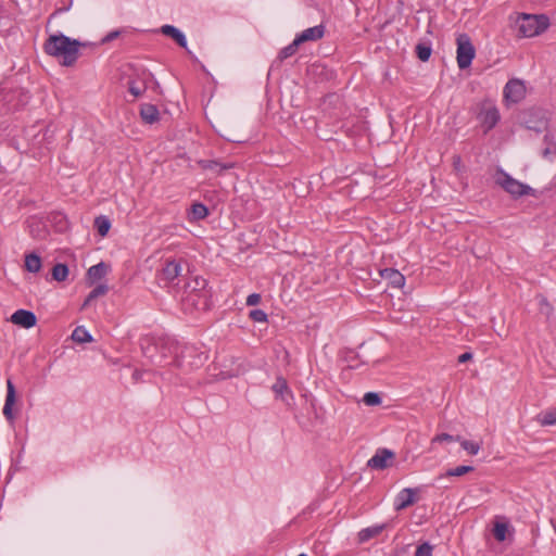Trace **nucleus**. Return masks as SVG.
<instances>
[{"label":"nucleus","mask_w":556,"mask_h":556,"mask_svg":"<svg viewBox=\"0 0 556 556\" xmlns=\"http://www.w3.org/2000/svg\"><path fill=\"white\" fill-rule=\"evenodd\" d=\"M85 46V42L60 33L50 35L46 39L43 51L50 56L61 59V65L70 67L76 63L79 56V48Z\"/></svg>","instance_id":"nucleus-1"},{"label":"nucleus","mask_w":556,"mask_h":556,"mask_svg":"<svg viewBox=\"0 0 556 556\" xmlns=\"http://www.w3.org/2000/svg\"><path fill=\"white\" fill-rule=\"evenodd\" d=\"M432 545L425 542L417 547L414 556H432Z\"/></svg>","instance_id":"nucleus-35"},{"label":"nucleus","mask_w":556,"mask_h":556,"mask_svg":"<svg viewBox=\"0 0 556 556\" xmlns=\"http://www.w3.org/2000/svg\"><path fill=\"white\" fill-rule=\"evenodd\" d=\"M94 227L97 228L98 233L101 237H104L108 235V232L111 228V222L106 216L100 215V216L96 217V219H94Z\"/></svg>","instance_id":"nucleus-24"},{"label":"nucleus","mask_w":556,"mask_h":556,"mask_svg":"<svg viewBox=\"0 0 556 556\" xmlns=\"http://www.w3.org/2000/svg\"><path fill=\"white\" fill-rule=\"evenodd\" d=\"M459 442H460L462 447L465 451H467L470 455H477L478 452L480 451L479 443L468 441V440H460Z\"/></svg>","instance_id":"nucleus-32"},{"label":"nucleus","mask_w":556,"mask_h":556,"mask_svg":"<svg viewBox=\"0 0 556 556\" xmlns=\"http://www.w3.org/2000/svg\"><path fill=\"white\" fill-rule=\"evenodd\" d=\"M493 179L497 186L509 193L514 199L521 198L522 195H535V190L533 188L513 178L501 167L495 169Z\"/></svg>","instance_id":"nucleus-3"},{"label":"nucleus","mask_w":556,"mask_h":556,"mask_svg":"<svg viewBox=\"0 0 556 556\" xmlns=\"http://www.w3.org/2000/svg\"><path fill=\"white\" fill-rule=\"evenodd\" d=\"M546 121L544 118H540L535 122L531 119L526 121V126L528 129L534 130L535 132H542L546 128Z\"/></svg>","instance_id":"nucleus-31"},{"label":"nucleus","mask_w":556,"mask_h":556,"mask_svg":"<svg viewBox=\"0 0 556 556\" xmlns=\"http://www.w3.org/2000/svg\"><path fill=\"white\" fill-rule=\"evenodd\" d=\"M273 391L276 393L277 396H280L282 401L288 403L287 397L285 394H287L290 399H292V393L289 390L287 380L279 377L277 378L276 382L273 384Z\"/></svg>","instance_id":"nucleus-19"},{"label":"nucleus","mask_w":556,"mask_h":556,"mask_svg":"<svg viewBox=\"0 0 556 556\" xmlns=\"http://www.w3.org/2000/svg\"><path fill=\"white\" fill-rule=\"evenodd\" d=\"M194 285L195 286L192 288V292L203 291L205 289V287L207 286V281L203 278H195Z\"/></svg>","instance_id":"nucleus-38"},{"label":"nucleus","mask_w":556,"mask_h":556,"mask_svg":"<svg viewBox=\"0 0 556 556\" xmlns=\"http://www.w3.org/2000/svg\"><path fill=\"white\" fill-rule=\"evenodd\" d=\"M42 263L41 257L33 252L25 255V269L29 273H39L41 269Z\"/></svg>","instance_id":"nucleus-18"},{"label":"nucleus","mask_w":556,"mask_h":556,"mask_svg":"<svg viewBox=\"0 0 556 556\" xmlns=\"http://www.w3.org/2000/svg\"><path fill=\"white\" fill-rule=\"evenodd\" d=\"M238 374H239V370H237L236 372L227 374V375H224V372H222L223 379L237 376Z\"/></svg>","instance_id":"nucleus-43"},{"label":"nucleus","mask_w":556,"mask_h":556,"mask_svg":"<svg viewBox=\"0 0 556 556\" xmlns=\"http://www.w3.org/2000/svg\"><path fill=\"white\" fill-rule=\"evenodd\" d=\"M526 97V86L520 79H510L504 87V100L507 103H519Z\"/></svg>","instance_id":"nucleus-5"},{"label":"nucleus","mask_w":556,"mask_h":556,"mask_svg":"<svg viewBox=\"0 0 556 556\" xmlns=\"http://www.w3.org/2000/svg\"><path fill=\"white\" fill-rule=\"evenodd\" d=\"M536 421L543 427L556 425V408L539 414L536 416Z\"/></svg>","instance_id":"nucleus-21"},{"label":"nucleus","mask_w":556,"mask_h":556,"mask_svg":"<svg viewBox=\"0 0 556 556\" xmlns=\"http://www.w3.org/2000/svg\"><path fill=\"white\" fill-rule=\"evenodd\" d=\"M250 318L256 323L267 321V314L263 309H252L249 314Z\"/></svg>","instance_id":"nucleus-34"},{"label":"nucleus","mask_w":556,"mask_h":556,"mask_svg":"<svg viewBox=\"0 0 556 556\" xmlns=\"http://www.w3.org/2000/svg\"><path fill=\"white\" fill-rule=\"evenodd\" d=\"M479 117L488 131L498 123L500 112L492 101H484L481 105Z\"/></svg>","instance_id":"nucleus-6"},{"label":"nucleus","mask_w":556,"mask_h":556,"mask_svg":"<svg viewBox=\"0 0 556 556\" xmlns=\"http://www.w3.org/2000/svg\"><path fill=\"white\" fill-rule=\"evenodd\" d=\"M146 90V86H137L135 81L130 80L128 83V91L134 96V97H139L143 93V91Z\"/></svg>","instance_id":"nucleus-36"},{"label":"nucleus","mask_w":556,"mask_h":556,"mask_svg":"<svg viewBox=\"0 0 556 556\" xmlns=\"http://www.w3.org/2000/svg\"><path fill=\"white\" fill-rule=\"evenodd\" d=\"M453 166H454L455 170L460 172L463 164H462V157L459 155L453 156Z\"/></svg>","instance_id":"nucleus-41"},{"label":"nucleus","mask_w":556,"mask_h":556,"mask_svg":"<svg viewBox=\"0 0 556 556\" xmlns=\"http://www.w3.org/2000/svg\"><path fill=\"white\" fill-rule=\"evenodd\" d=\"M472 359V353L466 352L458 356V363H466L468 361Z\"/></svg>","instance_id":"nucleus-42"},{"label":"nucleus","mask_w":556,"mask_h":556,"mask_svg":"<svg viewBox=\"0 0 556 556\" xmlns=\"http://www.w3.org/2000/svg\"><path fill=\"white\" fill-rule=\"evenodd\" d=\"M227 140H229V141H237V140H236L235 138H232V137H227Z\"/></svg>","instance_id":"nucleus-46"},{"label":"nucleus","mask_w":556,"mask_h":556,"mask_svg":"<svg viewBox=\"0 0 556 556\" xmlns=\"http://www.w3.org/2000/svg\"><path fill=\"white\" fill-rule=\"evenodd\" d=\"M395 454L388 448H379L376 454L367 462V467L376 470H383L390 467Z\"/></svg>","instance_id":"nucleus-7"},{"label":"nucleus","mask_w":556,"mask_h":556,"mask_svg":"<svg viewBox=\"0 0 556 556\" xmlns=\"http://www.w3.org/2000/svg\"><path fill=\"white\" fill-rule=\"evenodd\" d=\"M16 401V391L15 387L11 379L7 380V396H5V403L3 406V415L9 421L14 420V414H13V405Z\"/></svg>","instance_id":"nucleus-10"},{"label":"nucleus","mask_w":556,"mask_h":556,"mask_svg":"<svg viewBox=\"0 0 556 556\" xmlns=\"http://www.w3.org/2000/svg\"><path fill=\"white\" fill-rule=\"evenodd\" d=\"M161 31L165 36H168L172 39H174L179 47L186 49L187 52L189 54H191V51H189L188 48H187L186 36L178 28H176L173 25H164V26H162Z\"/></svg>","instance_id":"nucleus-13"},{"label":"nucleus","mask_w":556,"mask_h":556,"mask_svg":"<svg viewBox=\"0 0 556 556\" xmlns=\"http://www.w3.org/2000/svg\"><path fill=\"white\" fill-rule=\"evenodd\" d=\"M418 489L405 488L395 497V510L400 511L408 506H412L415 502V495Z\"/></svg>","instance_id":"nucleus-11"},{"label":"nucleus","mask_w":556,"mask_h":556,"mask_svg":"<svg viewBox=\"0 0 556 556\" xmlns=\"http://www.w3.org/2000/svg\"><path fill=\"white\" fill-rule=\"evenodd\" d=\"M298 556H307V555L302 553V554H300V555H298Z\"/></svg>","instance_id":"nucleus-48"},{"label":"nucleus","mask_w":556,"mask_h":556,"mask_svg":"<svg viewBox=\"0 0 556 556\" xmlns=\"http://www.w3.org/2000/svg\"><path fill=\"white\" fill-rule=\"evenodd\" d=\"M261 302V294L258 293H252L247 298V305L248 306H255Z\"/></svg>","instance_id":"nucleus-39"},{"label":"nucleus","mask_w":556,"mask_h":556,"mask_svg":"<svg viewBox=\"0 0 556 556\" xmlns=\"http://www.w3.org/2000/svg\"><path fill=\"white\" fill-rule=\"evenodd\" d=\"M549 26V20L546 15H534L522 13L517 16L515 27L518 36L522 38L534 37L545 31Z\"/></svg>","instance_id":"nucleus-2"},{"label":"nucleus","mask_w":556,"mask_h":556,"mask_svg":"<svg viewBox=\"0 0 556 556\" xmlns=\"http://www.w3.org/2000/svg\"><path fill=\"white\" fill-rule=\"evenodd\" d=\"M208 210L202 203H194L191 207L192 220H200L207 216Z\"/></svg>","instance_id":"nucleus-26"},{"label":"nucleus","mask_w":556,"mask_h":556,"mask_svg":"<svg viewBox=\"0 0 556 556\" xmlns=\"http://www.w3.org/2000/svg\"><path fill=\"white\" fill-rule=\"evenodd\" d=\"M508 531L507 523L504 522H495L493 528V535L498 542H503L506 540V534Z\"/></svg>","instance_id":"nucleus-28"},{"label":"nucleus","mask_w":556,"mask_h":556,"mask_svg":"<svg viewBox=\"0 0 556 556\" xmlns=\"http://www.w3.org/2000/svg\"><path fill=\"white\" fill-rule=\"evenodd\" d=\"M551 153V149L546 148L543 150V156H547Z\"/></svg>","instance_id":"nucleus-44"},{"label":"nucleus","mask_w":556,"mask_h":556,"mask_svg":"<svg viewBox=\"0 0 556 556\" xmlns=\"http://www.w3.org/2000/svg\"><path fill=\"white\" fill-rule=\"evenodd\" d=\"M431 52L432 50L430 46L424 43H418L416 46V54L418 59L422 62H427L430 59Z\"/></svg>","instance_id":"nucleus-30"},{"label":"nucleus","mask_w":556,"mask_h":556,"mask_svg":"<svg viewBox=\"0 0 556 556\" xmlns=\"http://www.w3.org/2000/svg\"><path fill=\"white\" fill-rule=\"evenodd\" d=\"M11 321L14 325L29 329L36 325L37 317L33 312L21 308L12 314Z\"/></svg>","instance_id":"nucleus-9"},{"label":"nucleus","mask_w":556,"mask_h":556,"mask_svg":"<svg viewBox=\"0 0 556 556\" xmlns=\"http://www.w3.org/2000/svg\"><path fill=\"white\" fill-rule=\"evenodd\" d=\"M443 441H446V442L460 441V437L455 438L448 433H441V434L435 435L432 440V442H443Z\"/></svg>","instance_id":"nucleus-37"},{"label":"nucleus","mask_w":556,"mask_h":556,"mask_svg":"<svg viewBox=\"0 0 556 556\" xmlns=\"http://www.w3.org/2000/svg\"><path fill=\"white\" fill-rule=\"evenodd\" d=\"M140 375L141 374L138 370H136L132 376L137 380V379H139Z\"/></svg>","instance_id":"nucleus-45"},{"label":"nucleus","mask_w":556,"mask_h":556,"mask_svg":"<svg viewBox=\"0 0 556 556\" xmlns=\"http://www.w3.org/2000/svg\"><path fill=\"white\" fill-rule=\"evenodd\" d=\"M159 115L160 113L156 105L150 103L141 104L140 116L146 123L153 124L157 122Z\"/></svg>","instance_id":"nucleus-17"},{"label":"nucleus","mask_w":556,"mask_h":556,"mask_svg":"<svg viewBox=\"0 0 556 556\" xmlns=\"http://www.w3.org/2000/svg\"><path fill=\"white\" fill-rule=\"evenodd\" d=\"M52 279L55 281H64L68 276V267L65 264L58 263L53 266L52 271Z\"/></svg>","instance_id":"nucleus-25"},{"label":"nucleus","mask_w":556,"mask_h":556,"mask_svg":"<svg viewBox=\"0 0 556 556\" xmlns=\"http://www.w3.org/2000/svg\"><path fill=\"white\" fill-rule=\"evenodd\" d=\"M118 36H119V31L118 30H113V31L109 33L102 39V43L111 42L112 40L116 39Z\"/></svg>","instance_id":"nucleus-40"},{"label":"nucleus","mask_w":556,"mask_h":556,"mask_svg":"<svg viewBox=\"0 0 556 556\" xmlns=\"http://www.w3.org/2000/svg\"><path fill=\"white\" fill-rule=\"evenodd\" d=\"M203 168L213 169L217 173H222L225 169H229L233 167V164H222L218 161H203L202 162Z\"/></svg>","instance_id":"nucleus-27"},{"label":"nucleus","mask_w":556,"mask_h":556,"mask_svg":"<svg viewBox=\"0 0 556 556\" xmlns=\"http://www.w3.org/2000/svg\"><path fill=\"white\" fill-rule=\"evenodd\" d=\"M181 273V266L176 260L166 261L157 274V281L167 283L173 282Z\"/></svg>","instance_id":"nucleus-8"},{"label":"nucleus","mask_w":556,"mask_h":556,"mask_svg":"<svg viewBox=\"0 0 556 556\" xmlns=\"http://www.w3.org/2000/svg\"><path fill=\"white\" fill-rule=\"evenodd\" d=\"M109 291V288L106 285H98L86 298V300L83 303L81 308L87 307L93 300H96L99 296H102L106 294Z\"/></svg>","instance_id":"nucleus-22"},{"label":"nucleus","mask_w":556,"mask_h":556,"mask_svg":"<svg viewBox=\"0 0 556 556\" xmlns=\"http://www.w3.org/2000/svg\"><path fill=\"white\" fill-rule=\"evenodd\" d=\"M457 43V65L460 70L468 68L476 55V50L467 34H460L456 39Z\"/></svg>","instance_id":"nucleus-4"},{"label":"nucleus","mask_w":556,"mask_h":556,"mask_svg":"<svg viewBox=\"0 0 556 556\" xmlns=\"http://www.w3.org/2000/svg\"><path fill=\"white\" fill-rule=\"evenodd\" d=\"M300 42H296V38H294V40L288 45L287 47L282 48L276 59V61L274 62V64H280L282 61H285L286 59L292 56L293 54L296 53L299 47H300Z\"/></svg>","instance_id":"nucleus-20"},{"label":"nucleus","mask_w":556,"mask_h":556,"mask_svg":"<svg viewBox=\"0 0 556 556\" xmlns=\"http://www.w3.org/2000/svg\"><path fill=\"white\" fill-rule=\"evenodd\" d=\"M380 276L387 279L395 288H402L405 283V277L394 268H384L380 270Z\"/></svg>","instance_id":"nucleus-16"},{"label":"nucleus","mask_w":556,"mask_h":556,"mask_svg":"<svg viewBox=\"0 0 556 556\" xmlns=\"http://www.w3.org/2000/svg\"><path fill=\"white\" fill-rule=\"evenodd\" d=\"M363 402L367 405V406H376V405H379L381 403V397L378 393L376 392H367L364 397H363Z\"/></svg>","instance_id":"nucleus-33"},{"label":"nucleus","mask_w":556,"mask_h":556,"mask_svg":"<svg viewBox=\"0 0 556 556\" xmlns=\"http://www.w3.org/2000/svg\"><path fill=\"white\" fill-rule=\"evenodd\" d=\"M325 26L317 25L314 27L306 28L301 34L296 35V42L304 43L307 41H316L324 37Z\"/></svg>","instance_id":"nucleus-12"},{"label":"nucleus","mask_w":556,"mask_h":556,"mask_svg":"<svg viewBox=\"0 0 556 556\" xmlns=\"http://www.w3.org/2000/svg\"><path fill=\"white\" fill-rule=\"evenodd\" d=\"M72 339L78 343H87L93 340L91 334L83 326H78L74 329Z\"/></svg>","instance_id":"nucleus-23"},{"label":"nucleus","mask_w":556,"mask_h":556,"mask_svg":"<svg viewBox=\"0 0 556 556\" xmlns=\"http://www.w3.org/2000/svg\"><path fill=\"white\" fill-rule=\"evenodd\" d=\"M473 470L475 468L472 466L463 465L456 468L448 469L445 472L444 477H460L466 473L472 472Z\"/></svg>","instance_id":"nucleus-29"},{"label":"nucleus","mask_w":556,"mask_h":556,"mask_svg":"<svg viewBox=\"0 0 556 556\" xmlns=\"http://www.w3.org/2000/svg\"><path fill=\"white\" fill-rule=\"evenodd\" d=\"M542 303H544L546 306H548V303L546 302V300H543Z\"/></svg>","instance_id":"nucleus-47"},{"label":"nucleus","mask_w":556,"mask_h":556,"mask_svg":"<svg viewBox=\"0 0 556 556\" xmlns=\"http://www.w3.org/2000/svg\"><path fill=\"white\" fill-rule=\"evenodd\" d=\"M109 265L104 262H100L93 266H91L87 271V281L89 286L93 285L96 281L102 279L109 271Z\"/></svg>","instance_id":"nucleus-14"},{"label":"nucleus","mask_w":556,"mask_h":556,"mask_svg":"<svg viewBox=\"0 0 556 556\" xmlns=\"http://www.w3.org/2000/svg\"><path fill=\"white\" fill-rule=\"evenodd\" d=\"M387 527H388V523H382V525H376L372 527L362 529L357 533L358 543L363 544V543H366L367 541H369L370 539L378 536Z\"/></svg>","instance_id":"nucleus-15"}]
</instances>
